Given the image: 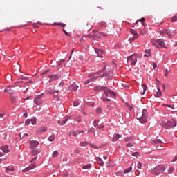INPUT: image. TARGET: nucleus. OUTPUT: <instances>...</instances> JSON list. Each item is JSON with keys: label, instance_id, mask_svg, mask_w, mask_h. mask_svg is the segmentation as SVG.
<instances>
[{"label": "nucleus", "instance_id": "1", "mask_svg": "<svg viewBox=\"0 0 177 177\" xmlns=\"http://www.w3.org/2000/svg\"><path fill=\"white\" fill-rule=\"evenodd\" d=\"M160 127L162 128H165L166 129H169V128H175L177 124L175 120H167V121H162L160 123Z\"/></svg>", "mask_w": 177, "mask_h": 177}, {"label": "nucleus", "instance_id": "2", "mask_svg": "<svg viewBox=\"0 0 177 177\" xmlns=\"http://www.w3.org/2000/svg\"><path fill=\"white\" fill-rule=\"evenodd\" d=\"M165 169H167V165H159L152 169L151 174L153 175H160V174H162Z\"/></svg>", "mask_w": 177, "mask_h": 177}, {"label": "nucleus", "instance_id": "3", "mask_svg": "<svg viewBox=\"0 0 177 177\" xmlns=\"http://www.w3.org/2000/svg\"><path fill=\"white\" fill-rule=\"evenodd\" d=\"M127 61L131 62V66H135L138 62V57L136 56V54H133L131 56L127 57Z\"/></svg>", "mask_w": 177, "mask_h": 177}, {"label": "nucleus", "instance_id": "4", "mask_svg": "<svg viewBox=\"0 0 177 177\" xmlns=\"http://www.w3.org/2000/svg\"><path fill=\"white\" fill-rule=\"evenodd\" d=\"M42 96H44V93L38 95L35 97L34 103H35L37 106H41V104L44 103V101H42Z\"/></svg>", "mask_w": 177, "mask_h": 177}, {"label": "nucleus", "instance_id": "5", "mask_svg": "<svg viewBox=\"0 0 177 177\" xmlns=\"http://www.w3.org/2000/svg\"><path fill=\"white\" fill-rule=\"evenodd\" d=\"M30 124H32V125H37V118L33 117L31 119H27L25 121V125H30Z\"/></svg>", "mask_w": 177, "mask_h": 177}, {"label": "nucleus", "instance_id": "6", "mask_svg": "<svg viewBox=\"0 0 177 177\" xmlns=\"http://www.w3.org/2000/svg\"><path fill=\"white\" fill-rule=\"evenodd\" d=\"M107 87L103 86H96L93 88L94 92H102L103 91L104 93L106 92V89Z\"/></svg>", "mask_w": 177, "mask_h": 177}, {"label": "nucleus", "instance_id": "7", "mask_svg": "<svg viewBox=\"0 0 177 177\" xmlns=\"http://www.w3.org/2000/svg\"><path fill=\"white\" fill-rule=\"evenodd\" d=\"M29 145H30V149H35L36 147H38L39 146V142L37 140H30Z\"/></svg>", "mask_w": 177, "mask_h": 177}, {"label": "nucleus", "instance_id": "8", "mask_svg": "<svg viewBox=\"0 0 177 177\" xmlns=\"http://www.w3.org/2000/svg\"><path fill=\"white\" fill-rule=\"evenodd\" d=\"M50 77V80H48V82H53V81H57V80H59L60 78V75L55 74V75H48Z\"/></svg>", "mask_w": 177, "mask_h": 177}, {"label": "nucleus", "instance_id": "9", "mask_svg": "<svg viewBox=\"0 0 177 177\" xmlns=\"http://www.w3.org/2000/svg\"><path fill=\"white\" fill-rule=\"evenodd\" d=\"M165 48V43L164 42V39H158V46L157 48Z\"/></svg>", "mask_w": 177, "mask_h": 177}, {"label": "nucleus", "instance_id": "10", "mask_svg": "<svg viewBox=\"0 0 177 177\" xmlns=\"http://www.w3.org/2000/svg\"><path fill=\"white\" fill-rule=\"evenodd\" d=\"M47 131L48 127L46 126H41L36 130V133H43V132H46Z\"/></svg>", "mask_w": 177, "mask_h": 177}, {"label": "nucleus", "instance_id": "11", "mask_svg": "<svg viewBox=\"0 0 177 177\" xmlns=\"http://www.w3.org/2000/svg\"><path fill=\"white\" fill-rule=\"evenodd\" d=\"M77 89H78V86L75 84V83H73L68 87V91H70V92H75Z\"/></svg>", "mask_w": 177, "mask_h": 177}, {"label": "nucleus", "instance_id": "12", "mask_svg": "<svg viewBox=\"0 0 177 177\" xmlns=\"http://www.w3.org/2000/svg\"><path fill=\"white\" fill-rule=\"evenodd\" d=\"M93 34L95 33V35H97L98 37H100V38H101L102 37H109V35H107V33H104V32H99V30H93Z\"/></svg>", "mask_w": 177, "mask_h": 177}, {"label": "nucleus", "instance_id": "13", "mask_svg": "<svg viewBox=\"0 0 177 177\" xmlns=\"http://www.w3.org/2000/svg\"><path fill=\"white\" fill-rule=\"evenodd\" d=\"M39 153H41V149H39V148H33L32 149V151L30 152V153L33 156H38V154H39Z\"/></svg>", "mask_w": 177, "mask_h": 177}, {"label": "nucleus", "instance_id": "14", "mask_svg": "<svg viewBox=\"0 0 177 177\" xmlns=\"http://www.w3.org/2000/svg\"><path fill=\"white\" fill-rule=\"evenodd\" d=\"M99 78V76L94 77H90V79L86 80L84 82V85H88V84H91V82H95V80H97Z\"/></svg>", "mask_w": 177, "mask_h": 177}, {"label": "nucleus", "instance_id": "15", "mask_svg": "<svg viewBox=\"0 0 177 177\" xmlns=\"http://www.w3.org/2000/svg\"><path fill=\"white\" fill-rule=\"evenodd\" d=\"M107 93H109V95H111V96H113V97H115V96H117L115 92L111 91L110 88L106 87L104 94L107 95Z\"/></svg>", "mask_w": 177, "mask_h": 177}, {"label": "nucleus", "instance_id": "16", "mask_svg": "<svg viewBox=\"0 0 177 177\" xmlns=\"http://www.w3.org/2000/svg\"><path fill=\"white\" fill-rule=\"evenodd\" d=\"M35 168V163H32L30 166L26 167L22 172H28V171H31V169H34Z\"/></svg>", "mask_w": 177, "mask_h": 177}, {"label": "nucleus", "instance_id": "17", "mask_svg": "<svg viewBox=\"0 0 177 177\" xmlns=\"http://www.w3.org/2000/svg\"><path fill=\"white\" fill-rule=\"evenodd\" d=\"M68 120H71V118L70 116H68L65 120H64L62 122L60 120L57 121V124L58 125H60L61 127H62V125H64V124H66L67 122V121Z\"/></svg>", "mask_w": 177, "mask_h": 177}, {"label": "nucleus", "instance_id": "18", "mask_svg": "<svg viewBox=\"0 0 177 177\" xmlns=\"http://www.w3.org/2000/svg\"><path fill=\"white\" fill-rule=\"evenodd\" d=\"M0 150H2L3 153H9L10 151L8 145L1 146Z\"/></svg>", "mask_w": 177, "mask_h": 177}, {"label": "nucleus", "instance_id": "19", "mask_svg": "<svg viewBox=\"0 0 177 177\" xmlns=\"http://www.w3.org/2000/svg\"><path fill=\"white\" fill-rule=\"evenodd\" d=\"M166 34L168 35L169 38H174L175 35L171 32V29H166Z\"/></svg>", "mask_w": 177, "mask_h": 177}, {"label": "nucleus", "instance_id": "20", "mask_svg": "<svg viewBox=\"0 0 177 177\" xmlns=\"http://www.w3.org/2000/svg\"><path fill=\"white\" fill-rule=\"evenodd\" d=\"M66 62V59H60L59 61L56 62V64L53 66V67H60L63 62Z\"/></svg>", "mask_w": 177, "mask_h": 177}, {"label": "nucleus", "instance_id": "21", "mask_svg": "<svg viewBox=\"0 0 177 177\" xmlns=\"http://www.w3.org/2000/svg\"><path fill=\"white\" fill-rule=\"evenodd\" d=\"M95 160L100 167H103V165H104V162H103V160H102V158L97 157L95 158Z\"/></svg>", "mask_w": 177, "mask_h": 177}, {"label": "nucleus", "instance_id": "22", "mask_svg": "<svg viewBox=\"0 0 177 177\" xmlns=\"http://www.w3.org/2000/svg\"><path fill=\"white\" fill-rule=\"evenodd\" d=\"M97 26L101 27L102 28H106V27H107V23L103 21L99 22Z\"/></svg>", "mask_w": 177, "mask_h": 177}, {"label": "nucleus", "instance_id": "23", "mask_svg": "<svg viewBox=\"0 0 177 177\" xmlns=\"http://www.w3.org/2000/svg\"><path fill=\"white\" fill-rule=\"evenodd\" d=\"M138 120L140 124H145V122H147V118L145 116H141Z\"/></svg>", "mask_w": 177, "mask_h": 177}, {"label": "nucleus", "instance_id": "24", "mask_svg": "<svg viewBox=\"0 0 177 177\" xmlns=\"http://www.w3.org/2000/svg\"><path fill=\"white\" fill-rule=\"evenodd\" d=\"M95 53L98 57H102L103 55V50L95 49Z\"/></svg>", "mask_w": 177, "mask_h": 177}, {"label": "nucleus", "instance_id": "25", "mask_svg": "<svg viewBox=\"0 0 177 177\" xmlns=\"http://www.w3.org/2000/svg\"><path fill=\"white\" fill-rule=\"evenodd\" d=\"M90 39H100V37L97 35L95 33L94 35H88Z\"/></svg>", "mask_w": 177, "mask_h": 177}, {"label": "nucleus", "instance_id": "26", "mask_svg": "<svg viewBox=\"0 0 177 177\" xmlns=\"http://www.w3.org/2000/svg\"><path fill=\"white\" fill-rule=\"evenodd\" d=\"M162 143V140L161 139H155L152 141L153 145H160Z\"/></svg>", "mask_w": 177, "mask_h": 177}, {"label": "nucleus", "instance_id": "27", "mask_svg": "<svg viewBox=\"0 0 177 177\" xmlns=\"http://www.w3.org/2000/svg\"><path fill=\"white\" fill-rule=\"evenodd\" d=\"M130 32L131 34H133V35H134L133 39H136L138 38V37H139V35L138 34V32H135V30L130 29Z\"/></svg>", "mask_w": 177, "mask_h": 177}, {"label": "nucleus", "instance_id": "28", "mask_svg": "<svg viewBox=\"0 0 177 177\" xmlns=\"http://www.w3.org/2000/svg\"><path fill=\"white\" fill-rule=\"evenodd\" d=\"M121 134L117 133L115 135V136L113 138V142H117L120 138H121Z\"/></svg>", "mask_w": 177, "mask_h": 177}, {"label": "nucleus", "instance_id": "29", "mask_svg": "<svg viewBox=\"0 0 177 177\" xmlns=\"http://www.w3.org/2000/svg\"><path fill=\"white\" fill-rule=\"evenodd\" d=\"M91 168L92 165L91 164L85 165L82 167V169H91Z\"/></svg>", "mask_w": 177, "mask_h": 177}, {"label": "nucleus", "instance_id": "30", "mask_svg": "<svg viewBox=\"0 0 177 177\" xmlns=\"http://www.w3.org/2000/svg\"><path fill=\"white\" fill-rule=\"evenodd\" d=\"M55 138H56V136H55V134H52L48 138V142H53Z\"/></svg>", "mask_w": 177, "mask_h": 177}, {"label": "nucleus", "instance_id": "31", "mask_svg": "<svg viewBox=\"0 0 177 177\" xmlns=\"http://www.w3.org/2000/svg\"><path fill=\"white\" fill-rule=\"evenodd\" d=\"M157 89H158V92L156 93L155 96L156 97H161V95H162L161 93V90H160V88H158Z\"/></svg>", "mask_w": 177, "mask_h": 177}, {"label": "nucleus", "instance_id": "32", "mask_svg": "<svg viewBox=\"0 0 177 177\" xmlns=\"http://www.w3.org/2000/svg\"><path fill=\"white\" fill-rule=\"evenodd\" d=\"M133 139H135V138L133 136L126 137L124 138V142H131V141L133 140Z\"/></svg>", "mask_w": 177, "mask_h": 177}, {"label": "nucleus", "instance_id": "33", "mask_svg": "<svg viewBox=\"0 0 177 177\" xmlns=\"http://www.w3.org/2000/svg\"><path fill=\"white\" fill-rule=\"evenodd\" d=\"M15 171V168L10 167H6V172L8 174V172H13Z\"/></svg>", "mask_w": 177, "mask_h": 177}, {"label": "nucleus", "instance_id": "34", "mask_svg": "<svg viewBox=\"0 0 177 177\" xmlns=\"http://www.w3.org/2000/svg\"><path fill=\"white\" fill-rule=\"evenodd\" d=\"M104 77H109V73L104 72L103 73H101L100 76H98V78H104Z\"/></svg>", "mask_w": 177, "mask_h": 177}, {"label": "nucleus", "instance_id": "35", "mask_svg": "<svg viewBox=\"0 0 177 177\" xmlns=\"http://www.w3.org/2000/svg\"><path fill=\"white\" fill-rule=\"evenodd\" d=\"M141 86L143 89V92L141 93V95H145V93H146V89L147 88V86H146V84L142 83Z\"/></svg>", "mask_w": 177, "mask_h": 177}, {"label": "nucleus", "instance_id": "36", "mask_svg": "<svg viewBox=\"0 0 177 177\" xmlns=\"http://www.w3.org/2000/svg\"><path fill=\"white\" fill-rule=\"evenodd\" d=\"M145 52H146V53H147V54H145V55H144V56H145V57H150V56H151L150 49L146 50Z\"/></svg>", "mask_w": 177, "mask_h": 177}, {"label": "nucleus", "instance_id": "37", "mask_svg": "<svg viewBox=\"0 0 177 177\" xmlns=\"http://www.w3.org/2000/svg\"><path fill=\"white\" fill-rule=\"evenodd\" d=\"M132 171V166L125 169L124 170V174H129V172H131Z\"/></svg>", "mask_w": 177, "mask_h": 177}, {"label": "nucleus", "instance_id": "38", "mask_svg": "<svg viewBox=\"0 0 177 177\" xmlns=\"http://www.w3.org/2000/svg\"><path fill=\"white\" fill-rule=\"evenodd\" d=\"M142 116L147 118V110L144 109L142 111Z\"/></svg>", "mask_w": 177, "mask_h": 177}, {"label": "nucleus", "instance_id": "39", "mask_svg": "<svg viewBox=\"0 0 177 177\" xmlns=\"http://www.w3.org/2000/svg\"><path fill=\"white\" fill-rule=\"evenodd\" d=\"M54 26H62V27H66V24L60 23V22H54Z\"/></svg>", "mask_w": 177, "mask_h": 177}, {"label": "nucleus", "instance_id": "40", "mask_svg": "<svg viewBox=\"0 0 177 177\" xmlns=\"http://www.w3.org/2000/svg\"><path fill=\"white\" fill-rule=\"evenodd\" d=\"M116 176H124V172L122 171H118L115 173Z\"/></svg>", "mask_w": 177, "mask_h": 177}, {"label": "nucleus", "instance_id": "41", "mask_svg": "<svg viewBox=\"0 0 177 177\" xmlns=\"http://www.w3.org/2000/svg\"><path fill=\"white\" fill-rule=\"evenodd\" d=\"M99 120H95L93 121V125L95 128H97V127H99Z\"/></svg>", "mask_w": 177, "mask_h": 177}, {"label": "nucleus", "instance_id": "42", "mask_svg": "<svg viewBox=\"0 0 177 177\" xmlns=\"http://www.w3.org/2000/svg\"><path fill=\"white\" fill-rule=\"evenodd\" d=\"M95 131H96V130L95 129V128L91 127V128L88 129L87 133H89L91 132L93 133H95Z\"/></svg>", "mask_w": 177, "mask_h": 177}, {"label": "nucleus", "instance_id": "43", "mask_svg": "<svg viewBox=\"0 0 177 177\" xmlns=\"http://www.w3.org/2000/svg\"><path fill=\"white\" fill-rule=\"evenodd\" d=\"M48 92L49 93L53 94V93H59V91L50 89Z\"/></svg>", "mask_w": 177, "mask_h": 177}, {"label": "nucleus", "instance_id": "44", "mask_svg": "<svg viewBox=\"0 0 177 177\" xmlns=\"http://www.w3.org/2000/svg\"><path fill=\"white\" fill-rule=\"evenodd\" d=\"M177 21V15H174L171 17V23H175Z\"/></svg>", "mask_w": 177, "mask_h": 177}, {"label": "nucleus", "instance_id": "45", "mask_svg": "<svg viewBox=\"0 0 177 177\" xmlns=\"http://www.w3.org/2000/svg\"><path fill=\"white\" fill-rule=\"evenodd\" d=\"M151 44H152V45H153L154 46H156V48H157V46H158V39L152 40V41H151Z\"/></svg>", "mask_w": 177, "mask_h": 177}, {"label": "nucleus", "instance_id": "46", "mask_svg": "<svg viewBox=\"0 0 177 177\" xmlns=\"http://www.w3.org/2000/svg\"><path fill=\"white\" fill-rule=\"evenodd\" d=\"M172 172H174V167H172L171 165L169 166V174H172Z\"/></svg>", "mask_w": 177, "mask_h": 177}, {"label": "nucleus", "instance_id": "47", "mask_svg": "<svg viewBox=\"0 0 177 177\" xmlns=\"http://www.w3.org/2000/svg\"><path fill=\"white\" fill-rule=\"evenodd\" d=\"M57 156H59V151H55L52 153V157H57Z\"/></svg>", "mask_w": 177, "mask_h": 177}, {"label": "nucleus", "instance_id": "48", "mask_svg": "<svg viewBox=\"0 0 177 177\" xmlns=\"http://www.w3.org/2000/svg\"><path fill=\"white\" fill-rule=\"evenodd\" d=\"M107 67L106 66H104V67H102V70H100V71H101V74H102L103 73H106V70Z\"/></svg>", "mask_w": 177, "mask_h": 177}, {"label": "nucleus", "instance_id": "49", "mask_svg": "<svg viewBox=\"0 0 177 177\" xmlns=\"http://www.w3.org/2000/svg\"><path fill=\"white\" fill-rule=\"evenodd\" d=\"M19 136H20V139H24V138H26V136H28V133H25L22 136H21V134H20Z\"/></svg>", "mask_w": 177, "mask_h": 177}, {"label": "nucleus", "instance_id": "50", "mask_svg": "<svg viewBox=\"0 0 177 177\" xmlns=\"http://www.w3.org/2000/svg\"><path fill=\"white\" fill-rule=\"evenodd\" d=\"M96 113L97 114H102V108H97Z\"/></svg>", "mask_w": 177, "mask_h": 177}, {"label": "nucleus", "instance_id": "51", "mask_svg": "<svg viewBox=\"0 0 177 177\" xmlns=\"http://www.w3.org/2000/svg\"><path fill=\"white\" fill-rule=\"evenodd\" d=\"M86 145H88V142H82L80 143V146L84 147V146H86Z\"/></svg>", "mask_w": 177, "mask_h": 177}, {"label": "nucleus", "instance_id": "52", "mask_svg": "<svg viewBox=\"0 0 177 177\" xmlns=\"http://www.w3.org/2000/svg\"><path fill=\"white\" fill-rule=\"evenodd\" d=\"M95 73H93L89 74L87 77L88 78H95Z\"/></svg>", "mask_w": 177, "mask_h": 177}, {"label": "nucleus", "instance_id": "53", "mask_svg": "<svg viewBox=\"0 0 177 177\" xmlns=\"http://www.w3.org/2000/svg\"><path fill=\"white\" fill-rule=\"evenodd\" d=\"M18 80H28V77L20 76Z\"/></svg>", "mask_w": 177, "mask_h": 177}, {"label": "nucleus", "instance_id": "54", "mask_svg": "<svg viewBox=\"0 0 177 177\" xmlns=\"http://www.w3.org/2000/svg\"><path fill=\"white\" fill-rule=\"evenodd\" d=\"M138 21L142 23V26H145V18H140Z\"/></svg>", "mask_w": 177, "mask_h": 177}, {"label": "nucleus", "instance_id": "55", "mask_svg": "<svg viewBox=\"0 0 177 177\" xmlns=\"http://www.w3.org/2000/svg\"><path fill=\"white\" fill-rule=\"evenodd\" d=\"M137 168H138L139 169H140V168H142V163L140 162H137Z\"/></svg>", "mask_w": 177, "mask_h": 177}, {"label": "nucleus", "instance_id": "56", "mask_svg": "<svg viewBox=\"0 0 177 177\" xmlns=\"http://www.w3.org/2000/svg\"><path fill=\"white\" fill-rule=\"evenodd\" d=\"M4 117H5V113L0 114V120H1V121H3V120L5 119Z\"/></svg>", "mask_w": 177, "mask_h": 177}, {"label": "nucleus", "instance_id": "57", "mask_svg": "<svg viewBox=\"0 0 177 177\" xmlns=\"http://www.w3.org/2000/svg\"><path fill=\"white\" fill-rule=\"evenodd\" d=\"M80 104L78 103V101H75L74 102H73V106H74V107H78V105H79Z\"/></svg>", "mask_w": 177, "mask_h": 177}, {"label": "nucleus", "instance_id": "58", "mask_svg": "<svg viewBox=\"0 0 177 177\" xmlns=\"http://www.w3.org/2000/svg\"><path fill=\"white\" fill-rule=\"evenodd\" d=\"M127 147H132L133 146V144H132V142H128L126 145Z\"/></svg>", "mask_w": 177, "mask_h": 177}, {"label": "nucleus", "instance_id": "59", "mask_svg": "<svg viewBox=\"0 0 177 177\" xmlns=\"http://www.w3.org/2000/svg\"><path fill=\"white\" fill-rule=\"evenodd\" d=\"M131 156H133V157H138L139 156L138 152H133Z\"/></svg>", "mask_w": 177, "mask_h": 177}, {"label": "nucleus", "instance_id": "60", "mask_svg": "<svg viewBox=\"0 0 177 177\" xmlns=\"http://www.w3.org/2000/svg\"><path fill=\"white\" fill-rule=\"evenodd\" d=\"M59 88H62L63 89V86H64V82H61L59 84Z\"/></svg>", "mask_w": 177, "mask_h": 177}, {"label": "nucleus", "instance_id": "61", "mask_svg": "<svg viewBox=\"0 0 177 177\" xmlns=\"http://www.w3.org/2000/svg\"><path fill=\"white\" fill-rule=\"evenodd\" d=\"M77 135H80V132H78V131L73 133V136H77Z\"/></svg>", "mask_w": 177, "mask_h": 177}, {"label": "nucleus", "instance_id": "62", "mask_svg": "<svg viewBox=\"0 0 177 177\" xmlns=\"http://www.w3.org/2000/svg\"><path fill=\"white\" fill-rule=\"evenodd\" d=\"M75 120L77 122H81V117L75 118Z\"/></svg>", "mask_w": 177, "mask_h": 177}, {"label": "nucleus", "instance_id": "63", "mask_svg": "<svg viewBox=\"0 0 177 177\" xmlns=\"http://www.w3.org/2000/svg\"><path fill=\"white\" fill-rule=\"evenodd\" d=\"M97 128L98 129H103V128H104V125H103V124L98 125V126L97 127Z\"/></svg>", "mask_w": 177, "mask_h": 177}, {"label": "nucleus", "instance_id": "64", "mask_svg": "<svg viewBox=\"0 0 177 177\" xmlns=\"http://www.w3.org/2000/svg\"><path fill=\"white\" fill-rule=\"evenodd\" d=\"M159 32H160V34H161V35H162L164 34H166L167 30H160Z\"/></svg>", "mask_w": 177, "mask_h": 177}]
</instances>
